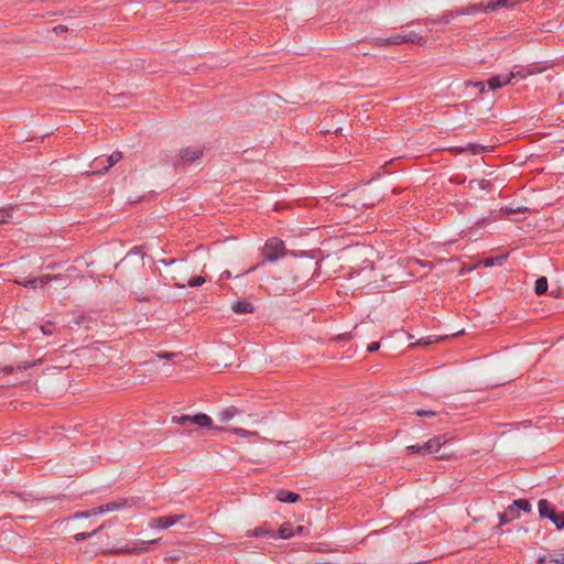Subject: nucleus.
<instances>
[{"instance_id": "obj_26", "label": "nucleus", "mask_w": 564, "mask_h": 564, "mask_svg": "<svg viewBox=\"0 0 564 564\" xmlns=\"http://www.w3.org/2000/svg\"><path fill=\"white\" fill-rule=\"evenodd\" d=\"M384 41H386V43L388 45H391V46L392 45H401V44L404 43V36L401 33H397V34H393V35H391L389 37H386Z\"/></svg>"}, {"instance_id": "obj_14", "label": "nucleus", "mask_w": 564, "mask_h": 564, "mask_svg": "<svg viewBox=\"0 0 564 564\" xmlns=\"http://www.w3.org/2000/svg\"><path fill=\"white\" fill-rule=\"evenodd\" d=\"M538 510H539L540 517L545 518V519H549L550 514H553L555 512V510L550 507L549 501L545 499H541L538 502Z\"/></svg>"}, {"instance_id": "obj_21", "label": "nucleus", "mask_w": 564, "mask_h": 564, "mask_svg": "<svg viewBox=\"0 0 564 564\" xmlns=\"http://www.w3.org/2000/svg\"><path fill=\"white\" fill-rule=\"evenodd\" d=\"M105 528H106V524L102 523L99 528L93 530L91 532H80V533L75 534L74 539L77 542L84 541V540H86L88 538H91V536L96 535L99 531H101Z\"/></svg>"}, {"instance_id": "obj_22", "label": "nucleus", "mask_w": 564, "mask_h": 564, "mask_svg": "<svg viewBox=\"0 0 564 564\" xmlns=\"http://www.w3.org/2000/svg\"><path fill=\"white\" fill-rule=\"evenodd\" d=\"M547 291V279L545 276H541L535 281L534 292L538 295H542Z\"/></svg>"}, {"instance_id": "obj_12", "label": "nucleus", "mask_w": 564, "mask_h": 564, "mask_svg": "<svg viewBox=\"0 0 564 564\" xmlns=\"http://www.w3.org/2000/svg\"><path fill=\"white\" fill-rule=\"evenodd\" d=\"M232 310L235 313H238V314H247V313H251L253 311V306L250 302H248L246 300H241V301H237L232 305Z\"/></svg>"}, {"instance_id": "obj_46", "label": "nucleus", "mask_w": 564, "mask_h": 564, "mask_svg": "<svg viewBox=\"0 0 564 564\" xmlns=\"http://www.w3.org/2000/svg\"><path fill=\"white\" fill-rule=\"evenodd\" d=\"M89 517H91L89 510L77 512V513L74 514L75 519L89 518Z\"/></svg>"}, {"instance_id": "obj_44", "label": "nucleus", "mask_w": 564, "mask_h": 564, "mask_svg": "<svg viewBox=\"0 0 564 564\" xmlns=\"http://www.w3.org/2000/svg\"><path fill=\"white\" fill-rule=\"evenodd\" d=\"M379 348H380V344L378 341H373V343L369 344L367 350L370 351V352H375Z\"/></svg>"}, {"instance_id": "obj_39", "label": "nucleus", "mask_w": 564, "mask_h": 564, "mask_svg": "<svg viewBox=\"0 0 564 564\" xmlns=\"http://www.w3.org/2000/svg\"><path fill=\"white\" fill-rule=\"evenodd\" d=\"M415 414L417 416H426V417H433L436 415V412L430 411V410H416Z\"/></svg>"}, {"instance_id": "obj_2", "label": "nucleus", "mask_w": 564, "mask_h": 564, "mask_svg": "<svg viewBox=\"0 0 564 564\" xmlns=\"http://www.w3.org/2000/svg\"><path fill=\"white\" fill-rule=\"evenodd\" d=\"M165 265H169L170 269L166 270L164 278L166 280H171L174 283V286L177 289H184L186 286V273L187 265L183 262V260L172 259L170 261L160 260Z\"/></svg>"}, {"instance_id": "obj_4", "label": "nucleus", "mask_w": 564, "mask_h": 564, "mask_svg": "<svg viewBox=\"0 0 564 564\" xmlns=\"http://www.w3.org/2000/svg\"><path fill=\"white\" fill-rule=\"evenodd\" d=\"M285 254L284 242L278 238L269 239L263 247V256L267 261L275 262Z\"/></svg>"}, {"instance_id": "obj_57", "label": "nucleus", "mask_w": 564, "mask_h": 564, "mask_svg": "<svg viewBox=\"0 0 564 564\" xmlns=\"http://www.w3.org/2000/svg\"><path fill=\"white\" fill-rule=\"evenodd\" d=\"M257 267H258V265L251 267L249 270H247V271H246V273H249V272H251V271L256 270V269H257Z\"/></svg>"}, {"instance_id": "obj_25", "label": "nucleus", "mask_w": 564, "mask_h": 564, "mask_svg": "<svg viewBox=\"0 0 564 564\" xmlns=\"http://www.w3.org/2000/svg\"><path fill=\"white\" fill-rule=\"evenodd\" d=\"M513 506L519 510H522L524 512H530L532 509V506L529 500L527 499H517L513 501Z\"/></svg>"}, {"instance_id": "obj_35", "label": "nucleus", "mask_w": 564, "mask_h": 564, "mask_svg": "<svg viewBox=\"0 0 564 564\" xmlns=\"http://www.w3.org/2000/svg\"><path fill=\"white\" fill-rule=\"evenodd\" d=\"M505 512L508 513L509 519L511 520L518 519L520 517V512L518 511L516 506H513V503L509 506Z\"/></svg>"}, {"instance_id": "obj_31", "label": "nucleus", "mask_w": 564, "mask_h": 564, "mask_svg": "<svg viewBox=\"0 0 564 564\" xmlns=\"http://www.w3.org/2000/svg\"><path fill=\"white\" fill-rule=\"evenodd\" d=\"M386 37H379V36H372V37H366L365 41H368L369 43L376 45V46H387Z\"/></svg>"}, {"instance_id": "obj_32", "label": "nucleus", "mask_w": 564, "mask_h": 564, "mask_svg": "<svg viewBox=\"0 0 564 564\" xmlns=\"http://www.w3.org/2000/svg\"><path fill=\"white\" fill-rule=\"evenodd\" d=\"M503 260H505V257H496V258L486 259V260H484V265L485 267H492L495 264L500 265V264H502Z\"/></svg>"}, {"instance_id": "obj_17", "label": "nucleus", "mask_w": 564, "mask_h": 564, "mask_svg": "<svg viewBox=\"0 0 564 564\" xmlns=\"http://www.w3.org/2000/svg\"><path fill=\"white\" fill-rule=\"evenodd\" d=\"M129 505V500L128 499H123V498H120L116 501H112V502H108L105 505V510H107L108 512H112V511H117V510H120L122 508H126L128 507Z\"/></svg>"}, {"instance_id": "obj_11", "label": "nucleus", "mask_w": 564, "mask_h": 564, "mask_svg": "<svg viewBox=\"0 0 564 564\" xmlns=\"http://www.w3.org/2000/svg\"><path fill=\"white\" fill-rule=\"evenodd\" d=\"M404 43H411L416 45H424L426 40L415 31H410L403 34Z\"/></svg>"}, {"instance_id": "obj_19", "label": "nucleus", "mask_w": 564, "mask_h": 564, "mask_svg": "<svg viewBox=\"0 0 564 564\" xmlns=\"http://www.w3.org/2000/svg\"><path fill=\"white\" fill-rule=\"evenodd\" d=\"M279 536L281 539H290L295 535V531L291 523L285 522L279 528Z\"/></svg>"}, {"instance_id": "obj_15", "label": "nucleus", "mask_w": 564, "mask_h": 564, "mask_svg": "<svg viewBox=\"0 0 564 564\" xmlns=\"http://www.w3.org/2000/svg\"><path fill=\"white\" fill-rule=\"evenodd\" d=\"M511 0H488L484 7V12L496 11L499 8L509 7Z\"/></svg>"}, {"instance_id": "obj_18", "label": "nucleus", "mask_w": 564, "mask_h": 564, "mask_svg": "<svg viewBox=\"0 0 564 564\" xmlns=\"http://www.w3.org/2000/svg\"><path fill=\"white\" fill-rule=\"evenodd\" d=\"M485 6L486 4H484V3L471 4V6H468V7H465V8L457 9L456 13H458L460 15L475 14L477 12L484 11V7Z\"/></svg>"}, {"instance_id": "obj_58", "label": "nucleus", "mask_w": 564, "mask_h": 564, "mask_svg": "<svg viewBox=\"0 0 564 564\" xmlns=\"http://www.w3.org/2000/svg\"><path fill=\"white\" fill-rule=\"evenodd\" d=\"M486 223V219H482L480 221H476V225H484Z\"/></svg>"}, {"instance_id": "obj_43", "label": "nucleus", "mask_w": 564, "mask_h": 564, "mask_svg": "<svg viewBox=\"0 0 564 564\" xmlns=\"http://www.w3.org/2000/svg\"><path fill=\"white\" fill-rule=\"evenodd\" d=\"M53 31L56 35H59L67 31V26L59 24L54 26Z\"/></svg>"}, {"instance_id": "obj_55", "label": "nucleus", "mask_w": 564, "mask_h": 564, "mask_svg": "<svg viewBox=\"0 0 564 564\" xmlns=\"http://www.w3.org/2000/svg\"><path fill=\"white\" fill-rule=\"evenodd\" d=\"M172 356H173L172 354L159 355L160 358H170Z\"/></svg>"}, {"instance_id": "obj_41", "label": "nucleus", "mask_w": 564, "mask_h": 564, "mask_svg": "<svg viewBox=\"0 0 564 564\" xmlns=\"http://www.w3.org/2000/svg\"><path fill=\"white\" fill-rule=\"evenodd\" d=\"M89 512H90V516H98V514H104L108 511L105 510V505H102V506L90 509Z\"/></svg>"}, {"instance_id": "obj_10", "label": "nucleus", "mask_w": 564, "mask_h": 564, "mask_svg": "<svg viewBox=\"0 0 564 564\" xmlns=\"http://www.w3.org/2000/svg\"><path fill=\"white\" fill-rule=\"evenodd\" d=\"M276 499L281 502L294 503L300 500V496L293 491L280 490L276 494Z\"/></svg>"}, {"instance_id": "obj_3", "label": "nucleus", "mask_w": 564, "mask_h": 564, "mask_svg": "<svg viewBox=\"0 0 564 564\" xmlns=\"http://www.w3.org/2000/svg\"><path fill=\"white\" fill-rule=\"evenodd\" d=\"M446 443L445 436H436L427 442H425L422 445H409L406 447V451L409 453H417L420 455H426V454H437L441 449V446Z\"/></svg>"}, {"instance_id": "obj_7", "label": "nucleus", "mask_w": 564, "mask_h": 564, "mask_svg": "<svg viewBox=\"0 0 564 564\" xmlns=\"http://www.w3.org/2000/svg\"><path fill=\"white\" fill-rule=\"evenodd\" d=\"M183 516H166V517H160V518H153L150 520L149 525L150 528H158V529H169L176 522H178Z\"/></svg>"}, {"instance_id": "obj_51", "label": "nucleus", "mask_w": 564, "mask_h": 564, "mask_svg": "<svg viewBox=\"0 0 564 564\" xmlns=\"http://www.w3.org/2000/svg\"><path fill=\"white\" fill-rule=\"evenodd\" d=\"M13 282H14L15 284H18V285H22V286H24V288H28L26 280H19V279H15Z\"/></svg>"}, {"instance_id": "obj_53", "label": "nucleus", "mask_w": 564, "mask_h": 564, "mask_svg": "<svg viewBox=\"0 0 564 564\" xmlns=\"http://www.w3.org/2000/svg\"><path fill=\"white\" fill-rule=\"evenodd\" d=\"M294 531H295V534L296 533L301 534L304 531V527L299 525V527H296V529Z\"/></svg>"}, {"instance_id": "obj_5", "label": "nucleus", "mask_w": 564, "mask_h": 564, "mask_svg": "<svg viewBox=\"0 0 564 564\" xmlns=\"http://www.w3.org/2000/svg\"><path fill=\"white\" fill-rule=\"evenodd\" d=\"M121 159H122V153L119 151H116L111 155L105 158L107 164L104 167L99 169V161H96L94 163V170L85 172L84 176H96L99 174H105L109 171L110 167H112Z\"/></svg>"}, {"instance_id": "obj_1", "label": "nucleus", "mask_w": 564, "mask_h": 564, "mask_svg": "<svg viewBox=\"0 0 564 564\" xmlns=\"http://www.w3.org/2000/svg\"><path fill=\"white\" fill-rule=\"evenodd\" d=\"M204 145H192L183 148L171 159V164L180 173L184 172L183 169L195 163L204 153Z\"/></svg>"}, {"instance_id": "obj_28", "label": "nucleus", "mask_w": 564, "mask_h": 564, "mask_svg": "<svg viewBox=\"0 0 564 564\" xmlns=\"http://www.w3.org/2000/svg\"><path fill=\"white\" fill-rule=\"evenodd\" d=\"M440 340V337H436V336H426V337H422L420 338L415 344H412L413 346L415 345H419V346H429L435 341H438Z\"/></svg>"}, {"instance_id": "obj_8", "label": "nucleus", "mask_w": 564, "mask_h": 564, "mask_svg": "<svg viewBox=\"0 0 564 564\" xmlns=\"http://www.w3.org/2000/svg\"><path fill=\"white\" fill-rule=\"evenodd\" d=\"M58 278H59V275L45 274L41 278H33V279L26 280V284H28V288L40 289V288H43L44 285H46L47 283H50L54 280H57Z\"/></svg>"}, {"instance_id": "obj_36", "label": "nucleus", "mask_w": 564, "mask_h": 564, "mask_svg": "<svg viewBox=\"0 0 564 564\" xmlns=\"http://www.w3.org/2000/svg\"><path fill=\"white\" fill-rule=\"evenodd\" d=\"M435 23H440L438 20H434V19H431V18H426L424 20H416V21H412L409 25H414V24H424V25H427V24H435Z\"/></svg>"}, {"instance_id": "obj_45", "label": "nucleus", "mask_w": 564, "mask_h": 564, "mask_svg": "<svg viewBox=\"0 0 564 564\" xmlns=\"http://www.w3.org/2000/svg\"><path fill=\"white\" fill-rule=\"evenodd\" d=\"M14 370H15V368L13 366H6V367L0 369V372L3 373V375H10Z\"/></svg>"}, {"instance_id": "obj_50", "label": "nucleus", "mask_w": 564, "mask_h": 564, "mask_svg": "<svg viewBox=\"0 0 564 564\" xmlns=\"http://www.w3.org/2000/svg\"><path fill=\"white\" fill-rule=\"evenodd\" d=\"M96 161H99V169L104 167L107 164L104 158H97L94 160L93 163H95ZM91 166L94 167V164H91Z\"/></svg>"}, {"instance_id": "obj_13", "label": "nucleus", "mask_w": 564, "mask_h": 564, "mask_svg": "<svg viewBox=\"0 0 564 564\" xmlns=\"http://www.w3.org/2000/svg\"><path fill=\"white\" fill-rule=\"evenodd\" d=\"M246 536H269V538H275V534L272 530L267 529L264 527L254 528L252 530H248L246 532Z\"/></svg>"}, {"instance_id": "obj_38", "label": "nucleus", "mask_w": 564, "mask_h": 564, "mask_svg": "<svg viewBox=\"0 0 564 564\" xmlns=\"http://www.w3.org/2000/svg\"><path fill=\"white\" fill-rule=\"evenodd\" d=\"M41 330L44 335H52L53 334V324L47 322L41 326Z\"/></svg>"}, {"instance_id": "obj_6", "label": "nucleus", "mask_w": 564, "mask_h": 564, "mask_svg": "<svg viewBox=\"0 0 564 564\" xmlns=\"http://www.w3.org/2000/svg\"><path fill=\"white\" fill-rule=\"evenodd\" d=\"M513 78H516V73H513V72H510L507 74H498V75L491 76L487 80V84H488L489 89L496 90V89L501 88V87L506 86L507 84L511 83V80Z\"/></svg>"}, {"instance_id": "obj_52", "label": "nucleus", "mask_w": 564, "mask_h": 564, "mask_svg": "<svg viewBox=\"0 0 564 564\" xmlns=\"http://www.w3.org/2000/svg\"><path fill=\"white\" fill-rule=\"evenodd\" d=\"M231 273L229 271H225L221 273L220 279H230Z\"/></svg>"}, {"instance_id": "obj_47", "label": "nucleus", "mask_w": 564, "mask_h": 564, "mask_svg": "<svg viewBox=\"0 0 564 564\" xmlns=\"http://www.w3.org/2000/svg\"><path fill=\"white\" fill-rule=\"evenodd\" d=\"M145 550H147L145 547H141V549H133V550H129V549H121V550L117 551V553L141 552V551H145Z\"/></svg>"}, {"instance_id": "obj_16", "label": "nucleus", "mask_w": 564, "mask_h": 564, "mask_svg": "<svg viewBox=\"0 0 564 564\" xmlns=\"http://www.w3.org/2000/svg\"><path fill=\"white\" fill-rule=\"evenodd\" d=\"M238 413H239L238 409L230 406V408H227V409L218 412L217 415H218V420L224 423V422L230 421Z\"/></svg>"}, {"instance_id": "obj_40", "label": "nucleus", "mask_w": 564, "mask_h": 564, "mask_svg": "<svg viewBox=\"0 0 564 564\" xmlns=\"http://www.w3.org/2000/svg\"><path fill=\"white\" fill-rule=\"evenodd\" d=\"M10 217H11L10 209L0 210V224H6L8 221V218H10Z\"/></svg>"}, {"instance_id": "obj_33", "label": "nucleus", "mask_w": 564, "mask_h": 564, "mask_svg": "<svg viewBox=\"0 0 564 564\" xmlns=\"http://www.w3.org/2000/svg\"><path fill=\"white\" fill-rule=\"evenodd\" d=\"M41 360H37L36 362L34 364H30L28 361H19L17 362V365L14 366L15 370H20V371H23V370H26L29 368H31L32 366H35L37 364H40Z\"/></svg>"}, {"instance_id": "obj_49", "label": "nucleus", "mask_w": 564, "mask_h": 564, "mask_svg": "<svg viewBox=\"0 0 564 564\" xmlns=\"http://www.w3.org/2000/svg\"><path fill=\"white\" fill-rule=\"evenodd\" d=\"M474 86L479 88L480 93H485V83L484 82H476V83H474Z\"/></svg>"}, {"instance_id": "obj_56", "label": "nucleus", "mask_w": 564, "mask_h": 564, "mask_svg": "<svg viewBox=\"0 0 564 564\" xmlns=\"http://www.w3.org/2000/svg\"><path fill=\"white\" fill-rule=\"evenodd\" d=\"M338 338H339V339H341V338H343V339H348V338H349V335H348V334H345V335H343V336H339Z\"/></svg>"}, {"instance_id": "obj_9", "label": "nucleus", "mask_w": 564, "mask_h": 564, "mask_svg": "<svg viewBox=\"0 0 564 564\" xmlns=\"http://www.w3.org/2000/svg\"><path fill=\"white\" fill-rule=\"evenodd\" d=\"M192 423L200 427L214 429L216 431L223 430L221 427H214L213 420L205 413H198L193 415Z\"/></svg>"}, {"instance_id": "obj_54", "label": "nucleus", "mask_w": 564, "mask_h": 564, "mask_svg": "<svg viewBox=\"0 0 564 564\" xmlns=\"http://www.w3.org/2000/svg\"><path fill=\"white\" fill-rule=\"evenodd\" d=\"M560 294H561L560 290H556V291H552V292H551V296H553V297H558V296H560Z\"/></svg>"}, {"instance_id": "obj_48", "label": "nucleus", "mask_w": 564, "mask_h": 564, "mask_svg": "<svg viewBox=\"0 0 564 564\" xmlns=\"http://www.w3.org/2000/svg\"><path fill=\"white\" fill-rule=\"evenodd\" d=\"M514 73H516V78L519 77L521 79L527 78V76L529 74H531V72H524V70H518V72H514Z\"/></svg>"}, {"instance_id": "obj_27", "label": "nucleus", "mask_w": 564, "mask_h": 564, "mask_svg": "<svg viewBox=\"0 0 564 564\" xmlns=\"http://www.w3.org/2000/svg\"><path fill=\"white\" fill-rule=\"evenodd\" d=\"M489 185V182L486 178H471L469 182V188H474L475 186L485 189Z\"/></svg>"}, {"instance_id": "obj_24", "label": "nucleus", "mask_w": 564, "mask_h": 564, "mask_svg": "<svg viewBox=\"0 0 564 564\" xmlns=\"http://www.w3.org/2000/svg\"><path fill=\"white\" fill-rule=\"evenodd\" d=\"M456 12H457V9L444 12L443 15L440 17L438 22L443 23V24L451 23L454 18L460 17V14H458Z\"/></svg>"}, {"instance_id": "obj_59", "label": "nucleus", "mask_w": 564, "mask_h": 564, "mask_svg": "<svg viewBox=\"0 0 564 564\" xmlns=\"http://www.w3.org/2000/svg\"><path fill=\"white\" fill-rule=\"evenodd\" d=\"M444 457H445L444 454H441V455L437 456V458H444Z\"/></svg>"}, {"instance_id": "obj_42", "label": "nucleus", "mask_w": 564, "mask_h": 564, "mask_svg": "<svg viewBox=\"0 0 564 564\" xmlns=\"http://www.w3.org/2000/svg\"><path fill=\"white\" fill-rule=\"evenodd\" d=\"M499 519H500L499 528L501 525L506 524L507 522L511 521V519H509L508 513H506V512L500 513Z\"/></svg>"}, {"instance_id": "obj_23", "label": "nucleus", "mask_w": 564, "mask_h": 564, "mask_svg": "<svg viewBox=\"0 0 564 564\" xmlns=\"http://www.w3.org/2000/svg\"><path fill=\"white\" fill-rule=\"evenodd\" d=\"M540 564H564V554H561L558 557L553 556H542L539 560Z\"/></svg>"}, {"instance_id": "obj_37", "label": "nucleus", "mask_w": 564, "mask_h": 564, "mask_svg": "<svg viewBox=\"0 0 564 564\" xmlns=\"http://www.w3.org/2000/svg\"><path fill=\"white\" fill-rule=\"evenodd\" d=\"M527 209H528L527 207H519L517 209H513L512 207H502L500 209V212L506 214V215H510V214H513V213H521V212H524Z\"/></svg>"}, {"instance_id": "obj_29", "label": "nucleus", "mask_w": 564, "mask_h": 564, "mask_svg": "<svg viewBox=\"0 0 564 564\" xmlns=\"http://www.w3.org/2000/svg\"><path fill=\"white\" fill-rule=\"evenodd\" d=\"M193 415H175L172 417V422L180 425H185L187 423H192Z\"/></svg>"}, {"instance_id": "obj_34", "label": "nucleus", "mask_w": 564, "mask_h": 564, "mask_svg": "<svg viewBox=\"0 0 564 564\" xmlns=\"http://www.w3.org/2000/svg\"><path fill=\"white\" fill-rule=\"evenodd\" d=\"M232 433H235L236 435L240 436V437H246V436H250V435H257V432H250V431H247L245 429H241V427H235L231 430Z\"/></svg>"}, {"instance_id": "obj_30", "label": "nucleus", "mask_w": 564, "mask_h": 564, "mask_svg": "<svg viewBox=\"0 0 564 564\" xmlns=\"http://www.w3.org/2000/svg\"><path fill=\"white\" fill-rule=\"evenodd\" d=\"M205 281L206 280H205L204 276H194V278L185 281V284L188 285V286L195 288V286H199L203 283H205Z\"/></svg>"}, {"instance_id": "obj_20", "label": "nucleus", "mask_w": 564, "mask_h": 564, "mask_svg": "<svg viewBox=\"0 0 564 564\" xmlns=\"http://www.w3.org/2000/svg\"><path fill=\"white\" fill-rule=\"evenodd\" d=\"M549 520L556 527V529L562 530L564 529V511L562 512H554L553 514H550Z\"/></svg>"}]
</instances>
